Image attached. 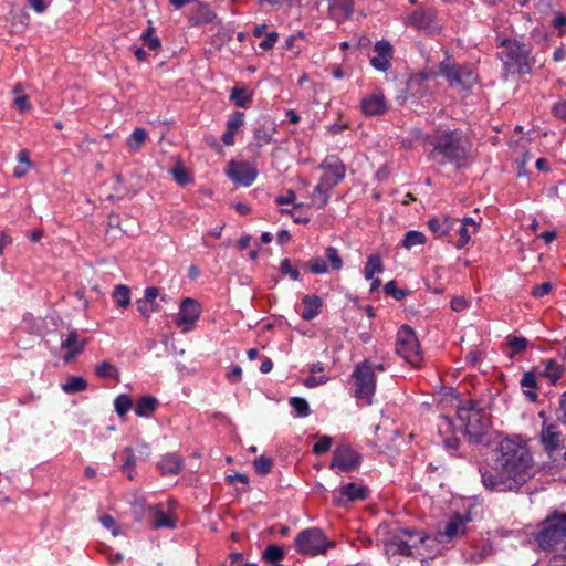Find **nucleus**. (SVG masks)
<instances>
[{"instance_id":"obj_1","label":"nucleus","mask_w":566,"mask_h":566,"mask_svg":"<svg viewBox=\"0 0 566 566\" xmlns=\"http://www.w3.org/2000/svg\"><path fill=\"white\" fill-rule=\"evenodd\" d=\"M496 469L504 470L524 484L531 476L533 464L527 447L514 439H503L494 450Z\"/></svg>"},{"instance_id":"obj_2","label":"nucleus","mask_w":566,"mask_h":566,"mask_svg":"<svg viewBox=\"0 0 566 566\" xmlns=\"http://www.w3.org/2000/svg\"><path fill=\"white\" fill-rule=\"evenodd\" d=\"M430 158L439 165L451 164L457 168L464 166L471 151V143L460 129H447L438 133L430 140Z\"/></svg>"},{"instance_id":"obj_3","label":"nucleus","mask_w":566,"mask_h":566,"mask_svg":"<svg viewBox=\"0 0 566 566\" xmlns=\"http://www.w3.org/2000/svg\"><path fill=\"white\" fill-rule=\"evenodd\" d=\"M530 45L516 39H504L499 44L497 57L502 62V69L506 74L527 75L532 73L535 57L531 54Z\"/></svg>"},{"instance_id":"obj_4","label":"nucleus","mask_w":566,"mask_h":566,"mask_svg":"<svg viewBox=\"0 0 566 566\" xmlns=\"http://www.w3.org/2000/svg\"><path fill=\"white\" fill-rule=\"evenodd\" d=\"M536 541L542 549L566 552V513H553L541 524Z\"/></svg>"},{"instance_id":"obj_5","label":"nucleus","mask_w":566,"mask_h":566,"mask_svg":"<svg viewBox=\"0 0 566 566\" xmlns=\"http://www.w3.org/2000/svg\"><path fill=\"white\" fill-rule=\"evenodd\" d=\"M480 472L482 484L489 491H517L523 485L506 471L496 469V462L493 459L490 468L481 469Z\"/></svg>"},{"instance_id":"obj_6","label":"nucleus","mask_w":566,"mask_h":566,"mask_svg":"<svg viewBox=\"0 0 566 566\" xmlns=\"http://www.w3.org/2000/svg\"><path fill=\"white\" fill-rule=\"evenodd\" d=\"M335 546L334 542L327 541L323 531L318 527H311L302 531L295 538V547L303 555L316 556L324 554L327 547Z\"/></svg>"},{"instance_id":"obj_7","label":"nucleus","mask_w":566,"mask_h":566,"mask_svg":"<svg viewBox=\"0 0 566 566\" xmlns=\"http://www.w3.org/2000/svg\"><path fill=\"white\" fill-rule=\"evenodd\" d=\"M396 352L413 367L422 360V352L415 331L409 325H402L397 333Z\"/></svg>"},{"instance_id":"obj_8","label":"nucleus","mask_w":566,"mask_h":566,"mask_svg":"<svg viewBox=\"0 0 566 566\" xmlns=\"http://www.w3.org/2000/svg\"><path fill=\"white\" fill-rule=\"evenodd\" d=\"M355 397L366 400L371 405V398L376 390V375L370 361L364 360L355 366L354 373Z\"/></svg>"},{"instance_id":"obj_9","label":"nucleus","mask_w":566,"mask_h":566,"mask_svg":"<svg viewBox=\"0 0 566 566\" xmlns=\"http://www.w3.org/2000/svg\"><path fill=\"white\" fill-rule=\"evenodd\" d=\"M459 419L463 422L464 436L474 442H481L491 426L490 418L484 411L469 412Z\"/></svg>"},{"instance_id":"obj_10","label":"nucleus","mask_w":566,"mask_h":566,"mask_svg":"<svg viewBox=\"0 0 566 566\" xmlns=\"http://www.w3.org/2000/svg\"><path fill=\"white\" fill-rule=\"evenodd\" d=\"M201 305L191 297H185L179 306V313L175 321L178 327H182L184 332L189 331L199 319Z\"/></svg>"},{"instance_id":"obj_11","label":"nucleus","mask_w":566,"mask_h":566,"mask_svg":"<svg viewBox=\"0 0 566 566\" xmlns=\"http://www.w3.org/2000/svg\"><path fill=\"white\" fill-rule=\"evenodd\" d=\"M361 457L349 446H340L334 450L329 468H337L340 471H352L360 464Z\"/></svg>"},{"instance_id":"obj_12","label":"nucleus","mask_w":566,"mask_h":566,"mask_svg":"<svg viewBox=\"0 0 566 566\" xmlns=\"http://www.w3.org/2000/svg\"><path fill=\"white\" fill-rule=\"evenodd\" d=\"M338 493L339 494L333 500L334 504L339 507H346L349 503L358 500H365L368 494V489L354 482H349L340 486Z\"/></svg>"},{"instance_id":"obj_13","label":"nucleus","mask_w":566,"mask_h":566,"mask_svg":"<svg viewBox=\"0 0 566 566\" xmlns=\"http://www.w3.org/2000/svg\"><path fill=\"white\" fill-rule=\"evenodd\" d=\"M319 167L329 172L322 177L328 188L335 187L344 179L345 166L338 157L331 156L325 158Z\"/></svg>"},{"instance_id":"obj_14","label":"nucleus","mask_w":566,"mask_h":566,"mask_svg":"<svg viewBox=\"0 0 566 566\" xmlns=\"http://www.w3.org/2000/svg\"><path fill=\"white\" fill-rule=\"evenodd\" d=\"M228 175L235 184L248 187L255 180L256 170L248 163L231 161Z\"/></svg>"},{"instance_id":"obj_15","label":"nucleus","mask_w":566,"mask_h":566,"mask_svg":"<svg viewBox=\"0 0 566 566\" xmlns=\"http://www.w3.org/2000/svg\"><path fill=\"white\" fill-rule=\"evenodd\" d=\"M375 52L377 56L371 57V65L381 72H386L390 67V60L392 57V46L388 41H377L375 44Z\"/></svg>"},{"instance_id":"obj_16","label":"nucleus","mask_w":566,"mask_h":566,"mask_svg":"<svg viewBox=\"0 0 566 566\" xmlns=\"http://www.w3.org/2000/svg\"><path fill=\"white\" fill-rule=\"evenodd\" d=\"M559 431L555 424L544 426L541 437L542 442L544 444L545 450L548 452L551 457L555 451L562 450L565 448L563 441L559 439Z\"/></svg>"},{"instance_id":"obj_17","label":"nucleus","mask_w":566,"mask_h":566,"mask_svg":"<svg viewBox=\"0 0 566 566\" xmlns=\"http://www.w3.org/2000/svg\"><path fill=\"white\" fill-rule=\"evenodd\" d=\"M464 520L461 515L457 514L451 521H449L443 531H438L434 534V541L439 543L446 542V539H452L460 533L464 532Z\"/></svg>"},{"instance_id":"obj_18","label":"nucleus","mask_w":566,"mask_h":566,"mask_svg":"<svg viewBox=\"0 0 566 566\" xmlns=\"http://www.w3.org/2000/svg\"><path fill=\"white\" fill-rule=\"evenodd\" d=\"M329 15L336 22H343L349 19L354 12L353 0H333L329 4Z\"/></svg>"},{"instance_id":"obj_19","label":"nucleus","mask_w":566,"mask_h":566,"mask_svg":"<svg viewBox=\"0 0 566 566\" xmlns=\"http://www.w3.org/2000/svg\"><path fill=\"white\" fill-rule=\"evenodd\" d=\"M361 109L367 116H377L387 111V104L382 95H370L361 101Z\"/></svg>"},{"instance_id":"obj_20","label":"nucleus","mask_w":566,"mask_h":566,"mask_svg":"<svg viewBox=\"0 0 566 566\" xmlns=\"http://www.w3.org/2000/svg\"><path fill=\"white\" fill-rule=\"evenodd\" d=\"M216 13L208 4L198 2L190 11L189 21L195 25L207 24L213 21Z\"/></svg>"},{"instance_id":"obj_21","label":"nucleus","mask_w":566,"mask_h":566,"mask_svg":"<svg viewBox=\"0 0 566 566\" xmlns=\"http://www.w3.org/2000/svg\"><path fill=\"white\" fill-rule=\"evenodd\" d=\"M304 310L301 314L304 321H312L318 314L323 306V301L318 295L307 294L302 298Z\"/></svg>"},{"instance_id":"obj_22","label":"nucleus","mask_w":566,"mask_h":566,"mask_svg":"<svg viewBox=\"0 0 566 566\" xmlns=\"http://www.w3.org/2000/svg\"><path fill=\"white\" fill-rule=\"evenodd\" d=\"M184 468V460L176 453H168L158 463L161 474H177Z\"/></svg>"},{"instance_id":"obj_23","label":"nucleus","mask_w":566,"mask_h":566,"mask_svg":"<svg viewBox=\"0 0 566 566\" xmlns=\"http://www.w3.org/2000/svg\"><path fill=\"white\" fill-rule=\"evenodd\" d=\"M275 132V127L273 123L269 120H264L263 123H259L254 128V139L258 147H263L269 145L272 142V136Z\"/></svg>"},{"instance_id":"obj_24","label":"nucleus","mask_w":566,"mask_h":566,"mask_svg":"<svg viewBox=\"0 0 566 566\" xmlns=\"http://www.w3.org/2000/svg\"><path fill=\"white\" fill-rule=\"evenodd\" d=\"M146 510L153 528L174 527V523L163 512L160 505L147 506Z\"/></svg>"},{"instance_id":"obj_25","label":"nucleus","mask_w":566,"mask_h":566,"mask_svg":"<svg viewBox=\"0 0 566 566\" xmlns=\"http://www.w3.org/2000/svg\"><path fill=\"white\" fill-rule=\"evenodd\" d=\"M87 343H88V339L81 338L76 329H70L65 336L62 335L61 348H63V349L81 348L82 350H84Z\"/></svg>"},{"instance_id":"obj_26","label":"nucleus","mask_w":566,"mask_h":566,"mask_svg":"<svg viewBox=\"0 0 566 566\" xmlns=\"http://www.w3.org/2000/svg\"><path fill=\"white\" fill-rule=\"evenodd\" d=\"M331 190L332 188H328L326 181H323V178H321L319 182L313 190L312 203L315 205L318 209L324 208L328 202Z\"/></svg>"},{"instance_id":"obj_27","label":"nucleus","mask_w":566,"mask_h":566,"mask_svg":"<svg viewBox=\"0 0 566 566\" xmlns=\"http://www.w3.org/2000/svg\"><path fill=\"white\" fill-rule=\"evenodd\" d=\"M157 406L158 400L155 397L144 396L137 401L135 412L138 417L147 418L156 410Z\"/></svg>"},{"instance_id":"obj_28","label":"nucleus","mask_w":566,"mask_h":566,"mask_svg":"<svg viewBox=\"0 0 566 566\" xmlns=\"http://www.w3.org/2000/svg\"><path fill=\"white\" fill-rule=\"evenodd\" d=\"M384 271L382 260L379 254H371L367 259L364 268V276L366 280H371L376 273Z\"/></svg>"},{"instance_id":"obj_29","label":"nucleus","mask_w":566,"mask_h":566,"mask_svg":"<svg viewBox=\"0 0 566 566\" xmlns=\"http://www.w3.org/2000/svg\"><path fill=\"white\" fill-rule=\"evenodd\" d=\"M114 301L120 308H127L130 305V289L127 285L118 284L112 293Z\"/></svg>"},{"instance_id":"obj_30","label":"nucleus","mask_w":566,"mask_h":566,"mask_svg":"<svg viewBox=\"0 0 566 566\" xmlns=\"http://www.w3.org/2000/svg\"><path fill=\"white\" fill-rule=\"evenodd\" d=\"M148 134L145 128H136L127 138V147L133 151H138L146 142Z\"/></svg>"},{"instance_id":"obj_31","label":"nucleus","mask_w":566,"mask_h":566,"mask_svg":"<svg viewBox=\"0 0 566 566\" xmlns=\"http://www.w3.org/2000/svg\"><path fill=\"white\" fill-rule=\"evenodd\" d=\"M397 534H400L403 538L409 541L412 546H416L418 543L424 544L427 539H429V535L424 532H420L416 528H401L397 531Z\"/></svg>"},{"instance_id":"obj_32","label":"nucleus","mask_w":566,"mask_h":566,"mask_svg":"<svg viewBox=\"0 0 566 566\" xmlns=\"http://www.w3.org/2000/svg\"><path fill=\"white\" fill-rule=\"evenodd\" d=\"M95 375L99 378H114L119 380V371L115 365L104 360L95 367Z\"/></svg>"},{"instance_id":"obj_33","label":"nucleus","mask_w":566,"mask_h":566,"mask_svg":"<svg viewBox=\"0 0 566 566\" xmlns=\"http://www.w3.org/2000/svg\"><path fill=\"white\" fill-rule=\"evenodd\" d=\"M87 388V381L82 376H70L67 381L62 385V389L67 394L80 392Z\"/></svg>"},{"instance_id":"obj_34","label":"nucleus","mask_w":566,"mask_h":566,"mask_svg":"<svg viewBox=\"0 0 566 566\" xmlns=\"http://www.w3.org/2000/svg\"><path fill=\"white\" fill-rule=\"evenodd\" d=\"M230 99L238 107H247L252 101V95L244 87H233L231 91Z\"/></svg>"},{"instance_id":"obj_35","label":"nucleus","mask_w":566,"mask_h":566,"mask_svg":"<svg viewBox=\"0 0 566 566\" xmlns=\"http://www.w3.org/2000/svg\"><path fill=\"white\" fill-rule=\"evenodd\" d=\"M283 558H284L283 548L275 544L269 545L262 552V559L266 563H271V564L279 563Z\"/></svg>"},{"instance_id":"obj_36","label":"nucleus","mask_w":566,"mask_h":566,"mask_svg":"<svg viewBox=\"0 0 566 566\" xmlns=\"http://www.w3.org/2000/svg\"><path fill=\"white\" fill-rule=\"evenodd\" d=\"M170 172L174 177V180L179 186H186L192 182V178L189 175V171L180 163H177L175 167L171 168Z\"/></svg>"},{"instance_id":"obj_37","label":"nucleus","mask_w":566,"mask_h":566,"mask_svg":"<svg viewBox=\"0 0 566 566\" xmlns=\"http://www.w3.org/2000/svg\"><path fill=\"white\" fill-rule=\"evenodd\" d=\"M439 72L441 75H443L450 83H461L460 77V71L458 66L447 64V63H440L439 65Z\"/></svg>"},{"instance_id":"obj_38","label":"nucleus","mask_w":566,"mask_h":566,"mask_svg":"<svg viewBox=\"0 0 566 566\" xmlns=\"http://www.w3.org/2000/svg\"><path fill=\"white\" fill-rule=\"evenodd\" d=\"M424 243H426L424 234L420 231H415V230L408 231L405 234V238L402 240V247L406 249H411L415 245H420V244H424Z\"/></svg>"},{"instance_id":"obj_39","label":"nucleus","mask_w":566,"mask_h":566,"mask_svg":"<svg viewBox=\"0 0 566 566\" xmlns=\"http://www.w3.org/2000/svg\"><path fill=\"white\" fill-rule=\"evenodd\" d=\"M114 407L117 415L124 417L133 407V400L128 395L122 394L114 400Z\"/></svg>"},{"instance_id":"obj_40","label":"nucleus","mask_w":566,"mask_h":566,"mask_svg":"<svg viewBox=\"0 0 566 566\" xmlns=\"http://www.w3.org/2000/svg\"><path fill=\"white\" fill-rule=\"evenodd\" d=\"M253 468L256 474L266 475L273 468V460L272 458L261 455L253 460Z\"/></svg>"},{"instance_id":"obj_41","label":"nucleus","mask_w":566,"mask_h":566,"mask_svg":"<svg viewBox=\"0 0 566 566\" xmlns=\"http://www.w3.org/2000/svg\"><path fill=\"white\" fill-rule=\"evenodd\" d=\"M428 228L437 233L438 237H444L449 234L450 226L448 219L440 220L439 218H432L428 221Z\"/></svg>"},{"instance_id":"obj_42","label":"nucleus","mask_w":566,"mask_h":566,"mask_svg":"<svg viewBox=\"0 0 566 566\" xmlns=\"http://www.w3.org/2000/svg\"><path fill=\"white\" fill-rule=\"evenodd\" d=\"M563 369L555 359H548L543 371V376L551 379L552 382L557 381L562 376Z\"/></svg>"},{"instance_id":"obj_43","label":"nucleus","mask_w":566,"mask_h":566,"mask_svg":"<svg viewBox=\"0 0 566 566\" xmlns=\"http://www.w3.org/2000/svg\"><path fill=\"white\" fill-rule=\"evenodd\" d=\"M391 544L394 546H396V552L400 553L401 555H405V556L412 555V552H411L412 544L409 543V541H407L402 536H400V534L396 533L394 535Z\"/></svg>"},{"instance_id":"obj_44","label":"nucleus","mask_w":566,"mask_h":566,"mask_svg":"<svg viewBox=\"0 0 566 566\" xmlns=\"http://www.w3.org/2000/svg\"><path fill=\"white\" fill-rule=\"evenodd\" d=\"M155 28L149 25L145 32L140 35L144 44L151 51H156L160 46V40L154 36Z\"/></svg>"},{"instance_id":"obj_45","label":"nucleus","mask_w":566,"mask_h":566,"mask_svg":"<svg viewBox=\"0 0 566 566\" xmlns=\"http://www.w3.org/2000/svg\"><path fill=\"white\" fill-rule=\"evenodd\" d=\"M290 405L295 410L298 417H307L311 412L308 402L304 398L292 397L290 399Z\"/></svg>"},{"instance_id":"obj_46","label":"nucleus","mask_w":566,"mask_h":566,"mask_svg":"<svg viewBox=\"0 0 566 566\" xmlns=\"http://www.w3.org/2000/svg\"><path fill=\"white\" fill-rule=\"evenodd\" d=\"M384 292L387 295L392 296L397 301H401L405 296H407L410 293L409 290L398 289L396 285V281H394V280L387 282L384 285Z\"/></svg>"},{"instance_id":"obj_47","label":"nucleus","mask_w":566,"mask_h":566,"mask_svg":"<svg viewBox=\"0 0 566 566\" xmlns=\"http://www.w3.org/2000/svg\"><path fill=\"white\" fill-rule=\"evenodd\" d=\"M325 256L333 270L338 271L343 268V260L336 248L327 247L325 250Z\"/></svg>"},{"instance_id":"obj_48","label":"nucleus","mask_w":566,"mask_h":566,"mask_svg":"<svg viewBox=\"0 0 566 566\" xmlns=\"http://www.w3.org/2000/svg\"><path fill=\"white\" fill-rule=\"evenodd\" d=\"M282 275H289L293 281L300 280V271L292 266L290 259H283L280 264Z\"/></svg>"},{"instance_id":"obj_49","label":"nucleus","mask_w":566,"mask_h":566,"mask_svg":"<svg viewBox=\"0 0 566 566\" xmlns=\"http://www.w3.org/2000/svg\"><path fill=\"white\" fill-rule=\"evenodd\" d=\"M507 344L512 348V357L513 355L524 350L528 345V340L525 337L510 336Z\"/></svg>"},{"instance_id":"obj_50","label":"nucleus","mask_w":566,"mask_h":566,"mask_svg":"<svg viewBox=\"0 0 566 566\" xmlns=\"http://www.w3.org/2000/svg\"><path fill=\"white\" fill-rule=\"evenodd\" d=\"M332 446V438L328 436H323L312 448V451L316 455H322L326 453Z\"/></svg>"},{"instance_id":"obj_51","label":"nucleus","mask_w":566,"mask_h":566,"mask_svg":"<svg viewBox=\"0 0 566 566\" xmlns=\"http://www.w3.org/2000/svg\"><path fill=\"white\" fill-rule=\"evenodd\" d=\"M243 122L244 114L242 112H234L227 122V128L237 133L243 125Z\"/></svg>"},{"instance_id":"obj_52","label":"nucleus","mask_w":566,"mask_h":566,"mask_svg":"<svg viewBox=\"0 0 566 566\" xmlns=\"http://www.w3.org/2000/svg\"><path fill=\"white\" fill-rule=\"evenodd\" d=\"M478 401L475 400H467L462 403V406L458 409V417H465V413L474 412V411H483L478 407Z\"/></svg>"},{"instance_id":"obj_53","label":"nucleus","mask_w":566,"mask_h":566,"mask_svg":"<svg viewBox=\"0 0 566 566\" xmlns=\"http://www.w3.org/2000/svg\"><path fill=\"white\" fill-rule=\"evenodd\" d=\"M308 269L314 274H323L327 272V264L322 258H314L311 260Z\"/></svg>"},{"instance_id":"obj_54","label":"nucleus","mask_w":566,"mask_h":566,"mask_svg":"<svg viewBox=\"0 0 566 566\" xmlns=\"http://www.w3.org/2000/svg\"><path fill=\"white\" fill-rule=\"evenodd\" d=\"M99 521L105 528L112 530V534L114 536L119 534V527L116 525V522L112 515L105 514L101 516Z\"/></svg>"},{"instance_id":"obj_55","label":"nucleus","mask_w":566,"mask_h":566,"mask_svg":"<svg viewBox=\"0 0 566 566\" xmlns=\"http://www.w3.org/2000/svg\"><path fill=\"white\" fill-rule=\"evenodd\" d=\"M279 39V33L272 31L265 35V38L260 42L259 46L265 51L271 50Z\"/></svg>"},{"instance_id":"obj_56","label":"nucleus","mask_w":566,"mask_h":566,"mask_svg":"<svg viewBox=\"0 0 566 566\" xmlns=\"http://www.w3.org/2000/svg\"><path fill=\"white\" fill-rule=\"evenodd\" d=\"M535 8L542 15L548 14L554 8V0H535Z\"/></svg>"},{"instance_id":"obj_57","label":"nucleus","mask_w":566,"mask_h":566,"mask_svg":"<svg viewBox=\"0 0 566 566\" xmlns=\"http://www.w3.org/2000/svg\"><path fill=\"white\" fill-rule=\"evenodd\" d=\"M123 452L126 455L125 462L123 464V470L130 471L135 467V463H136L134 451L130 447H126L123 450Z\"/></svg>"},{"instance_id":"obj_58","label":"nucleus","mask_w":566,"mask_h":566,"mask_svg":"<svg viewBox=\"0 0 566 566\" xmlns=\"http://www.w3.org/2000/svg\"><path fill=\"white\" fill-rule=\"evenodd\" d=\"M552 284L549 282H544L539 285H535L531 292L534 297H543L547 295L552 291Z\"/></svg>"},{"instance_id":"obj_59","label":"nucleus","mask_w":566,"mask_h":566,"mask_svg":"<svg viewBox=\"0 0 566 566\" xmlns=\"http://www.w3.org/2000/svg\"><path fill=\"white\" fill-rule=\"evenodd\" d=\"M552 25L559 31V35L564 34V27H566V15L563 12H556L552 20Z\"/></svg>"},{"instance_id":"obj_60","label":"nucleus","mask_w":566,"mask_h":566,"mask_svg":"<svg viewBox=\"0 0 566 566\" xmlns=\"http://www.w3.org/2000/svg\"><path fill=\"white\" fill-rule=\"evenodd\" d=\"M521 386L526 387V388H536L537 382H536L535 374L533 371L524 373V375L521 379Z\"/></svg>"},{"instance_id":"obj_61","label":"nucleus","mask_w":566,"mask_h":566,"mask_svg":"<svg viewBox=\"0 0 566 566\" xmlns=\"http://www.w3.org/2000/svg\"><path fill=\"white\" fill-rule=\"evenodd\" d=\"M411 19L412 22L420 28H426L430 22V19L423 12H413Z\"/></svg>"},{"instance_id":"obj_62","label":"nucleus","mask_w":566,"mask_h":566,"mask_svg":"<svg viewBox=\"0 0 566 566\" xmlns=\"http://www.w3.org/2000/svg\"><path fill=\"white\" fill-rule=\"evenodd\" d=\"M552 112L556 117L566 120V101H559L556 103L553 106Z\"/></svg>"},{"instance_id":"obj_63","label":"nucleus","mask_w":566,"mask_h":566,"mask_svg":"<svg viewBox=\"0 0 566 566\" xmlns=\"http://www.w3.org/2000/svg\"><path fill=\"white\" fill-rule=\"evenodd\" d=\"M13 105L20 111V112H27L31 108V105L28 103V96L27 95H20L13 99Z\"/></svg>"},{"instance_id":"obj_64","label":"nucleus","mask_w":566,"mask_h":566,"mask_svg":"<svg viewBox=\"0 0 566 566\" xmlns=\"http://www.w3.org/2000/svg\"><path fill=\"white\" fill-rule=\"evenodd\" d=\"M468 307V302L464 297L462 296H457V297H453L452 301H451V308L454 311V312H461L463 310H465Z\"/></svg>"}]
</instances>
